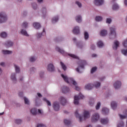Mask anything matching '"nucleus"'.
Here are the masks:
<instances>
[{
	"instance_id": "72a5a7b5",
	"label": "nucleus",
	"mask_w": 127,
	"mask_h": 127,
	"mask_svg": "<svg viewBox=\"0 0 127 127\" xmlns=\"http://www.w3.org/2000/svg\"><path fill=\"white\" fill-rule=\"evenodd\" d=\"M27 26H28V23L26 21H24L22 24V27L23 28H27Z\"/></svg>"
},
{
	"instance_id": "f704fd0d",
	"label": "nucleus",
	"mask_w": 127,
	"mask_h": 127,
	"mask_svg": "<svg viewBox=\"0 0 127 127\" xmlns=\"http://www.w3.org/2000/svg\"><path fill=\"white\" fill-rule=\"evenodd\" d=\"M84 39L85 40H87V39H89V33L87 31H84Z\"/></svg>"
},
{
	"instance_id": "c756f323",
	"label": "nucleus",
	"mask_w": 127,
	"mask_h": 127,
	"mask_svg": "<svg viewBox=\"0 0 127 127\" xmlns=\"http://www.w3.org/2000/svg\"><path fill=\"white\" fill-rule=\"evenodd\" d=\"M0 36L1 38H6L7 37V33L5 32H2L0 33Z\"/></svg>"
},
{
	"instance_id": "1a4fd4ad",
	"label": "nucleus",
	"mask_w": 127,
	"mask_h": 127,
	"mask_svg": "<svg viewBox=\"0 0 127 127\" xmlns=\"http://www.w3.org/2000/svg\"><path fill=\"white\" fill-rule=\"evenodd\" d=\"M10 79L13 84H16L17 83V78H16V73H12L10 75Z\"/></svg>"
},
{
	"instance_id": "0eeeda50",
	"label": "nucleus",
	"mask_w": 127,
	"mask_h": 127,
	"mask_svg": "<svg viewBox=\"0 0 127 127\" xmlns=\"http://www.w3.org/2000/svg\"><path fill=\"white\" fill-rule=\"evenodd\" d=\"M59 101L62 106H65L67 104V98L64 96H61L59 98Z\"/></svg>"
},
{
	"instance_id": "49530a36",
	"label": "nucleus",
	"mask_w": 127,
	"mask_h": 127,
	"mask_svg": "<svg viewBox=\"0 0 127 127\" xmlns=\"http://www.w3.org/2000/svg\"><path fill=\"white\" fill-rule=\"evenodd\" d=\"M94 103H95V101H94V99H91L89 101V105L91 107H93V106H94Z\"/></svg>"
},
{
	"instance_id": "423d86ee",
	"label": "nucleus",
	"mask_w": 127,
	"mask_h": 127,
	"mask_svg": "<svg viewBox=\"0 0 127 127\" xmlns=\"http://www.w3.org/2000/svg\"><path fill=\"white\" fill-rule=\"evenodd\" d=\"M47 70L48 72H55L56 71V68H55V66L53 64H48L47 67Z\"/></svg>"
},
{
	"instance_id": "473e14b6",
	"label": "nucleus",
	"mask_w": 127,
	"mask_h": 127,
	"mask_svg": "<svg viewBox=\"0 0 127 127\" xmlns=\"http://www.w3.org/2000/svg\"><path fill=\"white\" fill-rule=\"evenodd\" d=\"M23 99L25 105H30V102H29V100H28V98L24 97Z\"/></svg>"
},
{
	"instance_id": "c03bdc74",
	"label": "nucleus",
	"mask_w": 127,
	"mask_h": 127,
	"mask_svg": "<svg viewBox=\"0 0 127 127\" xmlns=\"http://www.w3.org/2000/svg\"><path fill=\"white\" fill-rule=\"evenodd\" d=\"M121 52H122V54H123V55H125V56H127V50L123 49V50H121Z\"/></svg>"
},
{
	"instance_id": "338daca9",
	"label": "nucleus",
	"mask_w": 127,
	"mask_h": 127,
	"mask_svg": "<svg viewBox=\"0 0 127 127\" xmlns=\"http://www.w3.org/2000/svg\"><path fill=\"white\" fill-rule=\"evenodd\" d=\"M91 48L92 49V50H95V49H96V46L95 45L92 44L91 45Z\"/></svg>"
},
{
	"instance_id": "6e6d98bb",
	"label": "nucleus",
	"mask_w": 127,
	"mask_h": 127,
	"mask_svg": "<svg viewBox=\"0 0 127 127\" xmlns=\"http://www.w3.org/2000/svg\"><path fill=\"white\" fill-rule=\"evenodd\" d=\"M123 45L124 47H127V39L124 40V42L123 43Z\"/></svg>"
},
{
	"instance_id": "0e129e2a",
	"label": "nucleus",
	"mask_w": 127,
	"mask_h": 127,
	"mask_svg": "<svg viewBox=\"0 0 127 127\" xmlns=\"http://www.w3.org/2000/svg\"><path fill=\"white\" fill-rule=\"evenodd\" d=\"M77 46L79 47V48H80L81 49L83 48V45L81 44V43L78 44Z\"/></svg>"
},
{
	"instance_id": "79ce46f5",
	"label": "nucleus",
	"mask_w": 127,
	"mask_h": 127,
	"mask_svg": "<svg viewBox=\"0 0 127 127\" xmlns=\"http://www.w3.org/2000/svg\"><path fill=\"white\" fill-rule=\"evenodd\" d=\"M39 77L41 78V79H43V78H44V71L40 72Z\"/></svg>"
},
{
	"instance_id": "f8f14e48",
	"label": "nucleus",
	"mask_w": 127,
	"mask_h": 127,
	"mask_svg": "<svg viewBox=\"0 0 127 127\" xmlns=\"http://www.w3.org/2000/svg\"><path fill=\"white\" fill-rule=\"evenodd\" d=\"M4 46L7 48H9V47L13 46V42L10 40L7 41L5 42Z\"/></svg>"
},
{
	"instance_id": "ea45409f",
	"label": "nucleus",
	"mask_w": 127,
	"mask_h": 127,
	"mask_svg": "<svg viewBox=\"0 0 127 127\" xmlns=\"http://www.w3.org/2000/svg\"><path fill=\"white\" fill-rule=\"evenodd\" d=\"M43 101H44L45 102H46L48 106H51V102H50V101H49V100H48L46 98H43Z\"/></svg>"
},
{
	"instance_id": "4468645a",
	"label": "nucleus",
	"mask_w": 127,
	"mask_h": 127,
	"mask_svg": "<svg viewBox=\"0 0 127 127\" xmlns=\"http://www.w3.org/2000/svg\"><path fill=\"white\" fill-rule=\"evenodd\" d=\"M72 32L74 34H79L80 33V28L79 26H76L74 27L73 29L72 30Z\"/></svg>"
},
{
	"instance_id": "393cba45",
	"label": "nucleus",
	"mask_w": 127,
	"mask_h": 127,
	"mask_svg": "<svg viewBox=\"0 0 127 127\" xmlns=\"http://www.w3.org/2000/svg\"><path fill=\"white\" fill-rule=\"evenodd\" d=\"M56 51H58V52H59L61 54H65V51H64L63 49H61L60 48H59V47H56Z\"/></svg>"
},
{
	"instance_id": "4c0bfd02",
	"label": "nucleus",
	"mask_w": 127,
	"mask_h": 127,
	"mask_svg": "<svg viewBox=\"0 0 127 127\" xmlns=\"http://www.w3.org/2000/svg\"><path fill=\"white\" fill-rule=\"evenodd\" d=\"M95 20L96 21H102L103 20V17L100 16H97L95 18Z\"/></svg>"
},
{
	"instance_id": "864d4df0",
	"label": "nucleus",
	"mask_w": 127,
	"mask_h": 127,
	"mask_svg": "<svg viewBox=\"0 0 127 127\" xmlns=\"http://www.w3.org/2000/svg\"><path fill=\"white\" fill-rule=\"evenodd\" d=\"M21 120L20 119H16L15 120V123L17 125H20V124H21Z\"/></svg>"
},
{
	"instance_id": "37998d69",
	"label": "nucleus",
	"mask_w": 127,
	"mask_h": 127,
	"mask_svg": "<svg viewBox=\"0 0 127 127\" xmlns=\"http://www.w3.org/2000/svg\"><path fill=\"white\" fill-rule=\"evenodd\" d=\"M64 123L65 125H66V126H69V125H70V124H71V121H70L69 120L65 119L64 121Z\"/></svg>"
},
{
	"instance_id": "bf43d9fd",
	"label": "nucleus",
	"mask_w": 127,
	"mask_h": 127,
	"mask_svg": "<svg viewBox=\"0 0 127 127\" xmlns=\"http://www.w3.org/2000/svg\"><path fill=\"white\" fill-rule=\"evenodd\" d=\"M42 35V34L38 33L36 35V37L37 38H38V39H39V38H40L41 37Z\"/></svg>"
},
{
	"instance_id": "a878e982",
	"label": "nucleus",
	"mask_w": 127,
	"mask_h": 127,
	"mask_svg": "<svg viewBox=\"0 0 127 127\" xmlns=\"http://www.w3.org/2000/svg\"><path fill=\"white\" fill-rule=\"evenodd\" d=\"M60 65L64 71H66L67 70V66H66V65H65V64L62 62H60Z\"/></svg>"
},
{
	"instance_id": "4d7b16f0",
	"label": "nucleus",
	"mask_w": 127,
	"mask_h": 127,
	"mask_svg": "<svg viewBox=\"0 0 127 127\" xmlns=\"http://www.w3.org/2000/svg\"><path fill=\"white\" fill-rule=\"evenodd\" d=\"M38 114L40 115L41 116H42V115H43V111L40 109L38 110Z\"/></svg>"
},
{
	"instance_id": "09e8293b",
	"label": "nucleus",
	"mask_w": 127,
	"mask_h": 127,
	"mask_svg": "<svg viewBox=\"0 0 127 127\" xmlns=\"http://www.w3.org/2000/svg\"><path fill=\"white\" fill-rule=\"evenodd\" d=\"M68 56H70V57H72V58H74L75 59H78V57L77 56L73 54H68Z\"/></svg>"
},
{
	"instance_id": "2f4dec72",
	"label": "nucleus",
	"mask_w": 127,
	"mask_h": 127,
	"mask_svg": "<svg viewBox=\"0 0 127 127\" xmlns=\"http://www.w3.org/2000/svg\"><path fill=\"white\" fill-rule=\"evenodd\" d=\"M14 67L15 68L16 73H18L20 72V68L18 66V65L14 64Z\"/></svg>"
},
{
	"instance_id": "412c9836",
	"label": "nucleus",
	"mask_w": 127,
	"mask_h": 127,
	"mask_svg": "<svg viewBox=\"0 0 127 127\" xmlns=\"http://www.w3.org/2000/svg\"><path fill=\"white\" fill-rule=\"evenodd\" d=\"M110 112V110L106 107L102 108V114L103 115H108Z\"/></svg>"
},
{
	"instance_id": "ddd939ff",
	"label": "nucleus",
	"mask_w": 127,
	"mask_h": 127,
	"mask_svg": "<svg viewBox=\"0 0 127 127\" xmlns=\"http://www.w3.org/2000/svg\"><path fill=\"white\" fill-rule=\"evenodd\" d=\"M111 107L112 110L115 111V110H117V108H118V103L116 101H112L111 102Z\"/></svg>"
},
{
	"instance_id": "f3484780",
	"label": "nucleus",
	"mask_w": 127,
	"mask_h": 127,
	"mask_svg": "<svg viewBox=\"0 0 127 127\" xmlns=\"http://www.w3.org/2000/svg\"><path fill=\"white\" fill-rule=\"evenodd\" d=\"M62 92L64 94L69 93L70 92V89L67 86H64L62 88Z\"/></svg>"
},
{
	"instance_id": "39448f33",
	"label": "nucleus",
	"mask_w": 127,
	"mask_h": 127,
	"mask_svg": "<svg viewBox=\"0 0 127 127\" xmlns=\"http://www.w3.org/2000/svg\"><path fill=\"white\" fill-rule=\"evenodd\" d=\"M84 99V96L82 94H79V95H76L74 97V105H79V100Z\"/></svg>"
},
{
	"instance_id": "f03ea898",
	"label": "nucleus",
	"mask_w": 127,
	"mask_h": 127,
	"mask_svg": "<svg viewBox=\"0 0 127 127\" xmlns=\"http://www.w3.org/2000/svg\"><path fill=\"white\" fill-rule=\"evenodd\" d=\"M62 77L63 79H64V81L67 84H72V85L74 86L76 91H80V88L78 87V85H77V82L75 80H74V79L72 78H68L67 75H65L64 74H62Z\"/></svg>"
},
{
	"instance_id": "69168bd1",
	"label": "nucleus",
	"mask_w": 127,
	"mask_h": 127,
	"mask_svg": "<svg viewBox=\"0 0 127 127\" xmlns=\"http://www.w3.org/2000/svg\"><path fill=\"white\" fill-rule=\"evenodd\" d=\"M19 97H20V98H22L23 97V92H20L18 94Z\"/></svg>"
},
{
	"instance_id": "603ef678",
	"label": "nucleus",
	"mask_w": 127,
	"mask_h": 127,
	"mask_svg": "<svg viewBox=\"0 0 127 127\" xmlns=\"http://www.w3.org/2000/svg\"><path fill=\"white\" fill-rule=\"evenodd\" d=\"M42 12L43 14H46V7H43L42 9Z\"/></svg>"
},
{
	"instance_id": "cd10ccee",
	"label": "nucleus",
	"mask_w": 127,
	"mask_h": 127,
	"mask_svg": "<svg viewBox=\"0 0 127 127\" xmlns=\"http://www.w3.org/2000/svg\"><path fill=\"white\" fill-rule=\"evenodd\" d=\"M120 8V6L117 3H114L112 6V9L113 10H118Z\"/></svg>"
},
{
	"instance_id": "8fccbe9b",
	"label": "nucleus",
	"mask_w": 127,
	"mask_h": 127,
	"mask_svg": "<svg viewBox=\"0 0 127 127\" xmlns=\"http://www.w3.org/2000/svg\"><path fill=\"white\" fill-rule=\"evenodd\" d=\"M36 60V58H35V57H31L30 58V61L31 62H34Z\"/></svg>"
},
{
	"instance_id": "bb28decb",
	"label": "nucleus",
	"mask_w": 127,
	"mask_h": 127,
	"mask_svg": "<svg viewBox=\"0 0 127 127\" xmlns=\"http://www.w3.org/2000/svg\"><path fill=\"white\" fill-rule=\"evenodd\" d=\"M75 20L78 23L82 22V17L80 15H77L75 17Z\"/></svg>"
},
{
	"instance_id": "b1692460",
	"label": "nucleus",
	"mask_w": 127,
	"mask_h": 127,
	"mask_svg": "<svg viewBox=\"0 0 127 127\" xmlns=\"http://www.w3.org/2000/svg\"><path fill=\"white\" fill-rule=\"evenodd\" d=\"M33 26L36 28V29H39L41 27V26L40 25V24L39 23L37 22H34L33 24Z\"/></svg>"
},
{
	"instance_id": "9d476101",
	"label": "nucleus",
	"mask_w": 127,
	"mask_h": 127,
	"mask_svg": "<svg viewBox=\"0 0 127 127\" xmlns=\"http://www.w3.org/2000/svg\"><path fill=\"white\" fill-rule=\"evenodd\" d=\"M115 89H120L122 86V82L120 81H116L113 84Z\"/></svg>"
},
{
	"instance_id": "13d9d810",
	"label": "nucleus",
	"mask_w": 127,
	"mask_h": 127,
	"mask_svg": "<svg viewBox=\"0 0 127 127\" xmlns=\"http://www.w3.org/2000/svg\"><path fill=\"white\" fill-rule=\"evenodd\" d=\"M76 71L78 72V73H82L83 71L80 69V67H77L75 69Z\"/></svg>"
},
{
	"instance_id": "de8ad7c7",
	"label": "nucleus",
	"mask_w": 127,
	"mask_h": 127,
	"mask_svg": "<svg viewBox=\"0 0 127 127\" xmlns=\"http://www.w3.org/2000/svg\"><path fill=\"white\" fill-rule=\"evenodd\" d=\"M97 67L95 66L92 67V68L91 70V74H93V73H94V72H96V71H97Z\"/></svg>"
},
{
	"instance_id": "58836bf2",
	"label": "nucleus",
	"mask_w": 127,
	"mask_h": 127,
	"mask_svg": "<svg viewBox=\"0 0 127 127\" xmlns=\"http://www.w3.org/2000/svg\"><path fill=\"white\" fill-rule=\"evenodd\" d=\"M32 7L34 10L37 9V4L35 2L32 3Z\"/></svg>"
},
{
	"instance_id": "052dcab7",
	"label": "nucleus",
	"mask_w": 127,
	"mask_h": 127,
	"mask_svg": "<svg viewBox=\"0 0 127 127\" xmlns=\"http://www.w3.org/2000/svg\"><path fill=\"white\" fill-rule=\"evenodd\" d=\"M37 127H46V126H45V125L40 124H38Z\"/></svg>"
},
{
	"instance_id": "680f3d73",
	"label": "nucleus",
	"mask_w": 127,
	"mask_h": 127,
	"mask_svg": "<svg viewBox=\"0 0 127 127\" xmlns=\"http://www.w3.org/2000/svg\"><path fill=\"white\" fill-rule=\"evenodd\" d=\"M107 23H111L112 22V19L111 18H107L106 20Z\"/></svg>"
},
{
	"instance_id": "aec40b11",
	"label": "nucleus",
	"mask_w": 127,
	"mask_h": 127,
	"mask_svg": "<svg viewBox=\"0 0 127 127\" xmlns=\"http://www.w3.org/2000/svg\"><path fill=\"white\" fill-rule=\"evenodd\" d=\"M58 20H59V16L58 15L55 16L52 19V23H56L58 22Z\"/></svg>"
},
{
	"instance_id": "c85d7f7f",
	"label": "nucleus",
	"mask_w": 127,
	"mask_h": 127,
	"mask_svg": "<svg viewBox=\"0 0 127 127\" xmlns=\"http://www.w3.org/2000/svg\"><path fill=\"white\" fill-rule=\"evenodd\" d=\"M108 34V32L106 30H102L100 31L101 36H106Z\"/></svg>"
},
{
	"instance_id": "4be33fe9",
	"label": "nucleus",
	"mask_w": 127,
	"mask_h": 127,
	"mask_svg": "<svg viewBox=\"0 0 127 127\" xmlns=\"http://www.w3.org/2000/svg\"><path fill=\"white\" fill-rule=\"evenodd\" d=\"M2 53L4 55H11V54H12V51L3 50H2Z\"/></svg>"
},
{
	"instance_id": "e433bc0d",
	"label": "nucleus",
	"mask_w": 127,
	"mask_h": 127,
	"mask_svg": "<svg viewBox=\"0 0 127 127\" xmlns=\"http://www.w3.org/2000/svg\"><path fill=\"white\" fill-rule=\"evenodd\" d=\"M93 86L90 84H87L85 86V89L86 90H92Z\"/></svg>"
},
{
	"instance_id": "a18cd8bd",
	"label": "nucleus",
	"mask_w": 127,
	"mask_h": 127,
	"mask_svg": "<svg viewBox=\"0 0 127 127\" xmlns=\"http://www.w3.org/2000/svg\"><path fill=\"white\" fill-rule=\"evenodd\" d=\"M119 117L120 118L121 120H125V119H127V116L123 115L121 114H119Z\"/></svg>"
},
{
	"instance_id": "c9c22d12",
	"label": "nucleus",
	"mask_w": 127,
	"mask_h": 127,
	"mask_svg": "<svg viewBox=\"0 0 127 127\" xmlns=\"http://www.w3.org/2000/svg\"><path fill=\"white\" fill-rule=\"evenodd\" d=\"M97 45L98 47H99L100 48H101V47H103V46H104V43H103V42H102V41H99L97 43Z\"/></svg>"
},
{
	"instance_id": "20e7f679",
	"label": "nucleus",
	"mask_w": 127,
	"mask_h": 127,
	"mask_svg": "<svg viewBox=\"0 0 127 127\" xmlns=\"http://www.w3.org/2000/svg\"><path fill=\"white\" fill-rule=\"evenodd\" d=\"M7 20V15L3 12H0V23H4Z\"/></svg>"
},
{
	"instance_id": "5701e85b",
	"label": "nucleus",
	"mask_w": 127,
	"mask_h": 127,
	"mask_svg": "<svg viewBox=\"0 0 127 127\" xmlns=\"http://www.w3.org/2000/svg\"><path fill=\"white\" fill-rule=\"evenodd\" d=\"M120 46V42L118 41H115L114 42V46L113 47V48L114 50H117L118 47Z\"/></svg>"
},
{
	"instance_id": "a19ab883",
	"label": "nucleus",
	"mask_w": 127,
	"mask_h": 127,
	"mask_svg": "<svg viewBox=\"0 0 127 127\" xmlns=\"http://www.w3.org/2000/svg\"><path fill=\"white\" fill-rule=\"evenodd\" d=\"M101 107V102H98L95 106L96 110H100V108Z\"/></svg>"
},
{
	"instance_id": "774afa93",
	"label": "nucleus",
	"mask_w": 127,
	"mask_h": 127,
	"mask_svg": "<svg viewBox=\"0 0 127 127\" xmlns=\"http://www.w3.org/2000/svg\"><path fill=\"white\" fill-rule=\"evenodd\" d=\"M123 113L124 114V115H125L126 116V117H127V109H126L124 111Z\"/></svg>"
},
{
	"instance_id": "6ab92c4d",
	"label": "nucleus",
	"mask_w": 127,
	"mask_h": 127,
	"mask_svg": "<svg viewBox=\"0 0 127 127\" xmlns=\"http://www.w3.org/2000/svg\"><path fill=\"white\" fill-rule=\"evenodd\" d=\"M20 33L21 34H22V35H24V36H26L27 37H28V36H29V35H28V33H27V31H26V30L24 29L21 30Z\"/></svg>"
},
{
	"instance_id": "dca6fc26",
	"label": "nucleus",
	"mask_w": 127,
	"mask_h": 127,
	"mask_svg": "<svg viewBox=\"0 0 127 127\" xmlns=\"http://www.w3.org/2000/svg\"><path fill=\"white\" fill-rule=\"evenodd\" d=\"M100 123L102 125H108V124H109V119L102 118L100 120Z\"/></svg>"
},
{
	"instance_id": "a211bd4d",
	"label": "nucleus",
	"mask_w": 127,
	"mask_h": 127,
	"mask_svg": "<svg viewBox=\"0 0 127 127\" xmlns=\"http://www.w3.org/2000/svg\"><path fill=\"white\" fill-rule=\"evenodd\" d=\"M30 114L32 115V116H36L37 115V109L36 108H32L30 110Z\"/></svg>"
},
{
	"instance_id": "5fc2aeb1",
	"label": "nucleus",
	"mask_w": 127,
	"mask_h": 127,
	"mask_svg": "<svg viewBox=\"0 0 127 127\" xmlns=\"http://www.w3.org/2000/svg\"><path fill=\"white\" fill-rule=\"evenodd\" d=\"M75 3L77 4V5H78V7H82V4L79 1H76Z\"/></svg>"
},
{
	"instance_id": "2eb2a0df",
	"label": "nucleus",
	"mask_w": 127,
	"mask_h": 127,
	"mask_svg": "<svg viewBox=\"0 0 127 127\" xmlns=\"http://www.w3.org/2000/svg\"><path fill=\"white\" fill-rule=\"evenodd\" d=\"M94 4L99 6V5H102L104 3V0H95L94 2Z\"/></svg>"
},
{
	"instance_id": "7ed1b4c3",
	"label": "nucleus",
	"mask_w": 127,
	"mask_h": 127,
	"mask_svg": "<svg viewBox=\"0 0 127 127\" xmlns=\"http://www.w3.org/2000/svg\"><path fill=\"white\" fill-rule=\"evenodd\" d=\"M110 33L109 34L110 39H115L117 37V33L116 32V27L112 26L110 28Z\"/></svg>"
},
{
	"instance_id": "3c124183",
	"label": "nucleus",
	"mask_w": 127,
	"mask_h": 127,
	"mask_svg": "<svg viewBox=\"0 0 127 127\" xmlns=\"http://www.w3.org/2000/svg\"><path fill=\"white\" fill-rule=\"evenodd\" d=\"M118 127H124V122L123 121H121L118 125Z\"/></svg>"
},
{
	"instance_id": "f257e3e1",
	"label": "nucleus",
	"mask_w": 127,
	"mask_h": 127,
	"mask_svg": "<svg viewBox=\"0 0 127 127\" xmlns=\"http://www.w3.org/2000/svg\"><path fill=\"white\" fill-rule=\"evenodd\" d=\"M75 116L77 119H78L79 122H80V123H82L83 121H86V120L89 119L91 115L89 111H84L83 113V117H82V116L79 114V110H76L75 112Z\"/></svg>"
},
{
	"instance_id": "e2e57ef3",
	"label": "nucleus",
	"mask_w": 127,
	"mask_h": 127,
	"mask_svg": "<svg viewBox=\"0 0 127 127\" xmlns=\"http://www.w3.org/2000/svg\"><path fill=\"white\" fill-rule=\"evenodd\" d=\"M0 65L1 66V67H5V63L4 62L0 63Z\"/></svg>"
},
{
	"instance_id": "6e6552de",
	"label": "nucleus",
	"mask_w": 127,
	"mask_h": 127,
	"mask_svg": "<svg viewBox=\"0 0 127 127\" xmlns=\"http://www.w3.org/2000/svg\"><path fill=\"white\" fill-rule=\"evenodd\" d=\"M99 119H100V114H99V113H95L92 115L91 121L93 123H95L96 122H98Z\"/></svg>"
},
{
	"instance_id": "7c9ffc66",
	"label": "nucleus",
	"mask_w": 127,
	"mask_h": 127,
	"mask_svg": "<svg viewBox=\"0 0 127 127\" xmlns=\"http://www.w3.org/2000/svg\"><path fill=\"white\" fill-rule=\"evenodd\" d=\"M93 86H95L96 89H98V88H100V87H101V82L96 81L95 82H94Z\"/></svg>"
},
{
	"instance_id": "9b49d317",
	"label": "nucleus",
	"mask_w": 127,
	"mask_h": 127,
	"mask_svg": "<svg viewBox=\"0 0 127 127\" xmlns=\"http://www.w3.org/2000/svg\"><path fill=\"white\" fill-rule=\"evenodd\" d=\"M53 108L54 110L56 112L59 111L60 109V105H59V102H55L53 104Z\"/></svg>"
}]
</instances>
